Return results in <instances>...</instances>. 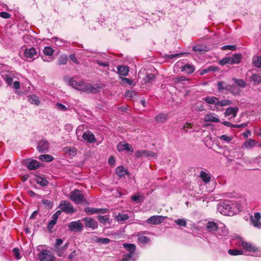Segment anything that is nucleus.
<instances>
[{
  "label": "nucleus",
  "mask_w": 261,
  "mask_h": 261,
  "mask_svg": "<svg viewBox=\"0 0 261 261\" xmlns=\"http://www.w3.org/2000/svg\"><path fill=\"white\" fill-rule=\"evenodd\" d=\"M64 81L74 89L87 93H96L100 87L98 85H92L84 82L77 77L65 76Z\"/></svg>",
  "instance_id": "1"
},
{
  "label": "nucleus",
  "mask_w": 261,
  "mask_h": 261,
  "mask_svg": "<svg viewBox=\"0 0 261 261\" xmlns=\"http://www.w3.org/2000/svg\"><path fill=\"white\" fill-rule=\"evenodd\" d=\"M218 211L225 216H232L239 211L236 204L230 201H224L218 205Z\"/></svg>",
  "instance_id": "2"
},
{
  "label": "nucleus",
  "mask_w": 261,
  "mask_h": 261,
  "mask_svg": "<svg viewBox=\"0 0 261 261\" xmlns=\"http://www.w3.org/2000/svg\"><path fill=\"white\" fill-rule=\"evenodd\" d=\"M39 57L37 49L35 47L25 48L23 53V58L28 62H32Z\"/></svg>",
  "instance_id": "3"
},
{
  "label": "nucleus",
  "mask_w": 261,
  "mask_h": 261,
  "mask_svg": "<svg viewBox=\"0 0 261 261\" xmlns=\"http://www.w3.org/2000/svg\"><path fill=\"white\" fill-rule=\"evenodd\" d=\"M70 199L76 204H81L85 202L84 195L79 190H73L70 194Z\"/></svg>",
  "instance_id": "4"
},
{
  "label": "nucleus",
  "mask_w": 261,
  "mask_h": 261,
  "mask_svg": "<svg viewBox=\"0 0 261 261\" xmlns=\"http://www.w3.org/2000/svg\"><path fill=\"white\" fill-rule=\"evenodd\" d=\"M123 247L128 252V253L125 254L124 255H127V257L132 260V261H136L138 259V256L135 254L136 249V246L133 244H124Z\"/></svg>",
  "instance_id": "5"
},
{
  "label": "nucleus",
  "mask_w": 261,
  "mask_h": 261,
  "mask_svg": "<svg viewBox=\"0 0 261 261\" xmlns=\"http://www.w3.org/2000/svg\"><path fill=\"white\" fill-rule=\"evenodd\" d=\"M38 258L39 261H54L55 256L51 251L43 249L39 253Z\"/></svg>",
  "instance_id": "6"
},
{
  "label": "nucleus",
  "mask_w": 261,
  "mask_h": 261,
  "mask_svg": "<svg viewBox=\"0 0 261 261\" xmlns=\"http://www.w3.org/2000/svg\"><path fill=\"white\" fill-rule=\"evenodd\" d=\"M59 208L61 209V211L66 214H72L74 212L72 205L68 201H61L59 205Z\"/></svg>",
  "instance_id": "7"
},
{
  "label": "nucleus",
  "mask_w": 261,
  "mask_h": 261,
  "mask_svg": "<svg viewBox=\"0 0 261 261\" xmlns=\"http://www.w3.org/2000/svg\"><path fill=\"white\" fill-rule=\"evenodd\" d=\"M239 243L244 249L247 251L256 252L259 251L258 248L252 244L241 239Z\"/></svg>",
  "instance_id": "8"
},
{
  "label": "nucleus",
  "mask_w": 261,
  "mask_h": 261,
  "mask_svg": "<svg viewBox=\"0 0 261 261\" xmlns=\"http://www.w3.org/2000/svg\"><path fill=\"white\" fill-rule=\"evenodd\" d=\"M135 156L137 158L145 156L150 158H155L156 157V154L151 151L147 150H139L136 152Z\"/></svg>",
  "instance_id": "9"
},
{
  "label": "nucleus",
  "mask_w": 261,
  "mask_h": 261,
  "mask_svg": "<svg viewBox=\"0 0 261 261\" xmlns=\"http://www.w3.org/2000/svg\"><path fill=\"white\" fill-rule=\"evenodd\" d=\"M239 111V108L237 107H228L226 109L224 113V115L226 117H228V119L234 118Z\"/></svg>",
  "instance_id": "10"
},
{
  "label": "nucleus",
  "mask_w": 261,
  "mask_h": 261,
  "mask_svg": "<svg viewBox=\"0 0 261 261\" xmlns=\"http://www.w3.org/2000/svg\"><path fill=\"white\" fill-rule=\"evenodd\" d=\"M2 76L7 84H8L9 86L12 85L13 88L15 90L16 89V81H15L13 83H12L13 78L15 77L14 74L8 73L3 74Z\"/></svg>",
  "instance_id": "11"
},
{
  "label": "nucleus",
  "mask_w": 261,
  "mask_h": 261,
  "mask_svg": "<svg viewBox=\"0 0 261 261\" xmlns=\"http://www.w3.org/2000/svg\"><path fill=\"white\" fill-rule=\"evenodd\" d=\"M83 224L80 220L71 222L68 225L69 230L71 231H80L83 229Z\"/></svg>",
  "instance_id": "12"
},
{
  "label": "nucleus",
  "mask_w": 261,
  "mask_h": 261,
  "mask_svg": "<svg viewBox=\"0 0 261 261\" xmlns=\"http://www.w3.org/2000/svg\"><path fill=\"white\" fill-rule=\"evenodd\" d=\"M165 220V217L162 216H153L149 218L146 222L150 224L158 225Z\"/></svg>",
  "instance_id": "13"
},
{
  "label": "nucleus",
  "mask_w": 261,
  "mask_h": 261,
  "mask_svg": "<svg viewBox=\"0 0 261 261\" xmlns=\"http://www.w3.org/2000/svg\"><path fill=\"white\" fill-rule=\"evenodd\" d=\"M117 149L119 151L126 150L131 152H133L132 146L125 141L120 142L117 146Z\"/></svg>",
  "instance_id": "14"
},
{
  "label": "nucleus",
  "mask_w": 261,
  "mask_h": 261,
  "mask_svg": "<svg viewBox=\"0 0 261 261\" xmlns=\"http://www.w3.org/2000/svg\"><path fill=\"white\" fill-rule=\"evenodd\" d=\"M84 211L86 213L92 215L95 214H105L108 212V209L87 207L85 208Z\"/></svg>",
  "instance_id": "15"
},
{
  "label": "nucleus",
  "mask_w": 261,
  "mask_h": 261,
  "mask_svg": "<svg viewBox=\"0 0 261 261\" xmlns=\"http://www.w3.org/2000/svg\"><path fill=\"white\" fill-rule=\"evenodd\" d=\"M37 149L40 152H47L49 150V143L45 140L39 141L37 145Z\"/></svg>",
  "instance_id": "16"
},
{
  "label": "nucleus",
  "mask_w": 261,
  "mask_h": 261,
  "mask_svg": "<svg viewBox=\"0 0 261 261\" xmlns=\"http://www.w3.org/2000/svg\"><path fill=\"white\" fill-rule=\"evenodd\" d=\"M260 217V213L257 212L254 214V216H251L250 218L251 224L257 228H261Z\"/></svg>",
  "instance_id": "17"
},
{
  "label": "nucleus",
  "mask_w": 261,
  "mask_h": 261,
  "mask_svg": "<svg viewBox=\"0 0 261 261\" xmlns=\"http://www.w3.org/2000/svg\"><path fill=\"white\" fill-rule=\"evenodd\" d=\"M82 221L84 222L85 225L87 227L91 228L93 229L98 227L97 222L93 218H85L82 219Z\"/></svg>",
  "instance_id": "18"
},
{
  "label": "nucleus",
  "mask_w": 261,
  "mask_h": 261,
  "mask_svg": "<svg viewBox=\"0 0 261 261\" xmlns=\"http://www.w3.org/2000/svg\"><path fill=\"white\" fill-rule=\"evenodd\" d=\"M205 122H219L220 119L218 116L214 113H208L206 114L203 119Z\"/></svg>",
  "instance_id": "19"
},
{
  "label": "nucleus",
  "mask_w": 261,
  "mask_h": 261,
  "mask_svg": "<svg viewBox=\"0 0 261 261\" xmlns=\"http://www.w3.org/2000/svg\"><path fill=\"white\" fill-rule=\"evenodd\" d=\"M228 234V231L226 226L222 223L219 225L216 231V234L217 236L225 237Z\"/></svg>",
  "instance_id": "20"
},
{
  "label": "nucleus",
  "mask_w": 261,
  "mask_h": 261,
  "mask_svg": "<svg viewBox=\"0 0 261 261\" xmlns=\"http://www.w3.org/2000/svg\"><path fill=\"white\" fill-rule=\"evenodd\" d=\"M83 138L89 143L95 142L96 141L94 135L89 130L83 134Z\"/></svg>",
  "instance_id": "21"
},
{
  "label": "nucleus",
  "mask_w": 261,
  "mask_h": 261,
  "mask_svg": "<svg viewBox=\"0 0 261 261\" xmlns=\"http://www.w3.org/2000/svg\"><path fill=\"white\" fill-rule=\"evenodd\" d=\"M217 88L219 92L226 93L229 89H230V85L224 82L220 81L217 84Z\"/></svg>",
  "instance_id": "22"
},
{
  "label": "nucleus",
  "mask_w": 261,
  "mask_h": 261,
  "mask_svg": "<svg viewBox=\"0 0 261 261\" xmlns=\"http://www.w3.org/2000/svg\"><path fill=\"white\" fill-rule=\"evenodd\" d=\"M30 170H36L41 166V163L35 160H28L26 163Z\"/></svg>",
  "instance_id": "23"
},
{
  "label": "nucleus",
  "mask_w": 261,
  "mask_h": 261,
  "mask_svg": "<svg viewBox=\"0 0 261 261\" xmlns=\"http://www.w3.org/2000/svg\"><path fill=\"white\" fill-rule=\"evenodd\" d=\"M203 100L210 105H214L217 106H218L219 98L217 97L212 96H207L204 97Z\"/></svg>",
  "instance_id": "24"
},
{
  "label": "nucleus",
  "mask_w": 261,
  "mask_h": 261,
  "mask_svg": "<svg viewBox=\"0 0 261 261\" xmlns=\"http://www.w3.org/2000/svg\"><path fill=\"white\" fill-rule=\"evenodd\" d=\"M116 174L119 178H121L125 175L128 174V172L123 166H120L116 168Z\"/></svg>",
  "instance_id": "25"
},
{
  "label": "nucleus",
  "mask_w": 261,
  "mask_h": 261,
  "mask_svg": "<svg viewBox=\"0 0 261 261\" xmlns=\"http://www.w3.org/2000/svg\"><path fill=\"white\" fill-rule=\"evenodd\" d=\"M168 115L167 114L163 113L158 114L155 117V120L158 123H164L168 120Z\"/></svg>",
  "instance_id": "26"
},
{
  "label": "nucleus",
  "mask_w": 261,
  "mask_h": 261,
  "mask_svg": "<svg viewBox=\"0 0 261 261\" xmlns=\"http://www.w3.org/2000/svg\"><path fill=\"white\" fill-rule=\"evenodd\" d=\"M113 217L118 222L124 221L129 218V216L127 214L118 213L117 214L116 213H115L114 214Z\"/></svg>",
  "instance_id": "27"
},
{
  "label": "nucleus",
  "mask_w": 261,
  "mask_h": 261,
  "mask_svg": "<svg viewBox=\"0 0 261 261\" xmlns=\"http://www.w3.org/2000/svg\"><path fill=\"white\" fill-rule=\"evenodd\" d=\"M23 40L24 42L28 45L31 46L34 43L35 38L33 36L26 34L23 36Z\"/></svg>",
  "instance_id": "28"
},
{
  "label": "nucleus",
  "mask_w": 261,
  "mask_h": 261,
  "mask_svg": "<svg viewBox=\"0 0 261 261\" xmlns=\"http://www.w3.org/2000/svg\"><path fill=\"white\" fill-rule=\"evenodd\" d=\"M64 153L69 154L70 156H74L76 154V149L73 147H66L63 148Z\"/></svg>",
  "instance_id": "29"
},
{
  "label": "nucleus",
  "mask_w": 261,
  "mask_h": 261,
  "mask_svg": "<svg viewBox=\"0 0 261 261\" xmlns=\"http://www.w3.org/2000/svg\"><path fill=\"white\" fill-rule=\"evenodd\" d=\"M118 73L119 74L125 76L128 74V68L124 66H119L117 67Z\"/></svg>",
  "instance_id": "30"
},
{
  "label": "nucleus",
  "mask_w": 261,
  "mask_h": 261,
  "mask_svg": "<svg viewBox=\"0 0 261 261\" xmlns=\"http://www.w3.org/2000/svg\"><path fill=\"white\" fill-rule=\"evenodd\" d=\"M181 71L188 74H191L195 71V67L193 65L186 64L182 67Z\"/></svg>",
  "instance_id": "31"
},
{
  "label": "nucleus",
  "mask_w": 261,
  "mask_h": 261,
  "mask_svg": "<svg viewBox=\"0 0 261 261\" xmlns=\"http://www.w3.org/2000/svg\"><path fill=\"white\" fill-rule=\"evenodd\" d=\"M38 159L40 161L45 162H50L54 159L52 155L46 154L40 155L38 157Z\"/></svg>",
  "instance_id": "32"
},
{
  "label": "nucleus",
  "mask_w": 261,
  "mask_h": 261,
  "mask_svg": "<svg viewBox=\"0 0 261 261\" xmlns=\"http://www.w3.org/2000/svg\"><path fill=\"white\" fill-rule=\"evenodd\" d=\"M218 226L219 225H217L214 222H208L206 224V228L208 231L213 232L214 231H217Z\"/></svg>",
  "instance_id": "33"
},
{
  "label": "nucleus",
  "mask_w": 261,
  "mask_h": 261,
  "mask_svg": "<svg viewBox=\"0 0 261 261\" xmlns=\"http://www.w3.org/2000/svg\"><path fill=\"white\" fill-rule=\"evenodd\" d=\"M28 100L32 104L39 105L40 104V100L38 96L35 95H30L28 96Z\"/></svg>",
  "instance_id": "34"
},
{
  "label": "nucleus",
  "mask_w": 261,
  "mask_h": 261,
  "mask_svg": "<svg viewBox=\"0 0 261 261\" xmlns=\"http://www.w3.org/2000/svg\"><path fill=\"white\" fill-rule=\"evenodd\" d=\"M199 176L202 181L205 183H207L210 181V175L203 171H201Z\"/></svg>",
  "instance_id": "35"
},
{
  "label": "nucleus",
  "mask_w": 261,
  "mask_h": 261,
  "mask_svg": "<svg viewBox=\"0 0 261 261\" xmlns=\"http://www.w3.org/2000/svg\"><path fill=\"white\" fill-rule=\"evenodd\" d=\"M35 181L38 184L42 187H45L47 186L48 184V182L47 180V179L42 177H37L35 179Z\"/></svg>",
  "instance_id": "36"
},
{
  "label": "nucleus",
  "mask_w": 261,
  "mask_h": 261,
  "mask_svg": "<svg viewBox=\"0 0 261 261\" xmlns=\"http://www.w3.org/2000/svg\"><path fill=\"white\" fill-rule=\"evenodd\" d=\"M51 41L54 42L56 45L58 46H62L65 43V41L62 40V39L56 37H53L51 39Z\"/></svg>",
  "instance_id": "37"
},
{
  "label": "nucleus",
  "mask_w": 261,
  "mask_h": 261,
  "mask_svg": "<svg viewBox=\"0 0 261 261\" xmlns=\"http://www.w3.org/2000/svg\"><path fill=\"white\" fill-rule=\"evenodd\" d=\"M252 62L255 67L261 68V56H255L252 59Z\"/></svg>",
  "instance_id": "38"
},
{
  "label": "nucleus",
  "mask_w": 261,
  "mask_h": 261,
  "mask_svg": "<svg viewBox=\"0 0 261 261\" xmlns=\"http://www.w3.org/2000/svg\"><path fill=\"white\" fill-rule=\"evenodd\" d=\"M255 145V142L252 139H248L244 142V146L246 148H251Z\"/></svg>",
  "instance_id": "39"
},
{
  "label": "nucleus",
  "mask_w": 261,
  "mask_h": 261,
  "mask_svg": "<svg viewBox=\"0 0 261 261\" xmlns=\"http://www.w3.org/2000/svg\"><path fill=\"white\" fill-rule=\"evenodd\" d=\"M232 104V102L231 100L228 99H223L220 100L219 99L218 106L219 107H225L229 106Z\"/></svg>",
  "instance_id": "40"
},
{
  "label": "nucleus",
  "mask_w": 261,
  "mask_h": 261,
  "mask_svg": "<svg viewBox=\"0 0 261 261\" xmlns=\"http://www.w3.org/2000/svg\"><path fill=\"white\" fill-rule=\"evenodd\" d=\"M98 221L103 224H106L107 223H110V219L107 216H101L99 215L97 217Z\"/></svg>",
  "instance_id": "41"
},
{
  "label": "nucleus",
  "mask_w": 261,
  "mask_h": 261,
  "mask_svg": "<svg viewBox=\"0 0 261 261\" xmlns=\"http://www.w3.org/2000/svg\"><path fill=\"white\" fill-rule=\"evenodd\" d=\"M54 50L50 46H45L43 50L44 55L48 56H52L54 53Z\"/></svg>",
  "instance_id": "42"
},
{
  "label": "nucleus",
  "mask_w": 261,
  "mask_h": 261,
  "mask_svg": "<svg viewBox=\"0 0 261 261\" xmlns=\"http://www.w3.org/2000/svg\"><path fill=\"white\" fill-rule=\"evenodd\" d=\"M155 77L154 74L149 73L145 75V77L144 78V80L145 83H150L154 80Z\"/></svg>",
  "instance_id": "43"
},
{
  "label": "nucleus",
  "mask_w": 261,
  "mask_h": 261,
  "mask_svg": "<svg viewBox=\"0 0 261 261\" xmlns=\"http://www.w3.org/2000/svg\"><path fill=\"white\" fill-rule=\"evenodd\" d=\"M233 64H238L241 60V55L240 54H234L231 56Z\"/></svg>",
  "instance_id": "44"
},
{
  "label": "nucleus",
  "mask_w": 261,
  "mask_h": 261,
  "mask_svg": "<svg viewBox=\"0 0 261 261\" xmlns=\"http://www.w3.org/2000/svg\"><path fill=\"white\" fill-rule=\"evenodd\" d=\"M228 253L231 255H238L243 254V251L241 250L229 249Z\"/></svg>",
  "instance_id": "45"
},
{
  "label": "nucleus",
  "mask_w": 261,
  "mask_h": 261,
  "mask_svg": "<svg viewBox=\"0 0 261 261\" xmlns=\"http://www.w3.org/2000/svg\"><path fill=\"white\" fill-rule=\"evenodd\" d=\"M251 81L258 84L261 82V76L257 74H253L251 77Z\"/></svg>",
  "instance_id": "46"
},
{
  "label": "nucleus",
  "mask_w": 261,
  "mask_h": 261,
  "mask_svg": "<svg viewBox=\"0 0 261 261\" xmlns=\"http://www.w3.org/2000/svg\"><path fill=\"white\" fill-rule=\"evenodd\" d=\"M174 222L179 226L185 227L187 225V221L185 219H178L174 221Z\"/></svg>",
  "instance_id": "47"
},
{
  "label": "nucleus",
  "mask_w": 261,
  "mask_h": 261,
  "mask_svg": "<svg viewBox=\"0 0 261 261\" xmlns=\"http://www.w3.org/2000/svg\"><path fill=\"white\" fill-rule=\"evenodd\" d=\"M138 239L142 244L147 243L150 241L149 238L142 235H138Z\"/></svg>",
  "instance_id": "48"
},
{
  "label": "nucleus",
  "mask_w": 261,
  "mask_h": 261,
  "mask_svg": "<svg viewBox=\"0 0 261 261\" xmlns=\"http://www.w3.org/2000/svg\"><path fill=\"white\" fill-rule=\"evenodd\" d=\"M233 80L236 83V84L241 87H245L246 86V83L242 79H233Z\"/></svg>",
  "instance_id": "49"
},
{
  "label": "nucleus",
  "mask_w": 261,
  "mask_h": 261,
  "mask_svg": "<svg viewBox=\"0 0 261 261\" xmlns=\"http://www.w3.org/2000/svg\"><path fill=\"white\" fill-rule=\"evenodd\" d=\"M206 47L201 46V45H196L193 47V50L195 51H199V52H202V51H205L207 50L205 49Z\"/></svg>",
  "instance_id": "50"
},
{
  "label": "nucleus",
  "mask_w": 261,
  "mask_h": 261,
  "mask_svg": "<svg viewBox=\"0 0 261 261\" xmlns=\"http://www.w3.org/2000/svg\"><path fill=\"white\" fill-rule=\"evenodd\" d=\"M67 61V57L65 55H61L59 59V65H65Z\"/></svg>",
  "instance_id": "51"
},
{
  "label": "nucleus",
  "mask_w": 261,
  "mask_h": 261,
  "mask_svg": "<svg viewBox=\"0 0 261 261\" xmlns=\"http://www.w3.org/2000/svg\"><path fill=\"white\" fill-rule=\"evenodd\" d=\"M194 110L197 111H203L204 110V107L200 102H197L195 104Z\"/></svg>",
  "instance_id": "52"
},
{
  "label": "nucleus",
  "mask_w": 261,
  "mask_h": 261,
  "mask_svg": "<svg viewBox=\"0 0 261 261\" xmlns=\"http://www.w3.org/2000/svg\"><path fill=\"white\" fill-rule=\"evenodd\" d=\"M237 49V46L236 45H225L221 47L222 50H234Z\"/></svg>",
  "instance_id": "53"
},
{
  "label": "nucleus",
  "mask_w": 261,
  "mask_h": 261,
  "mask_svg": "<svg viewBox=\"0 0 261 261\" xmlns=\"http://www.w3.org/2000/svg\"><path fill=\"white\" fill-rule=\"evenodd\" d=\"M56 107L57 109H58V110L61 111L63 112L66 111L68 109L65 106H64V105L61 104L60 103H57L56 105Z\"/></svg>",
  "instance_id": "54"
},
{
  "label": "nucleus",
  "mask_w": 261,
  "mask_h": 261,
  "mask_svg": "<svg viewBox=\"0 0 261 261\" xmlns=\"http://www.w3.org/2000/svg\"><path fill=\"white\" fill-rule=\"evenodd\" d=\"M220 139L221 140H223L225 142L228 143L232 140V137L231 136H227L226 135H223L220 137Z\"/></svg>",
  "instance_id": "55"
},
{
  "label": "nucleus",
  "mask_w": 261,
  "mask_h": 261,
  "mask_svg": "<svg viewBox=\"0 0 261 261\" xmlns=\"http://www.w3.org/2000/svg\"><path fill=\"white\" fill-rule=\"evenodd\" d=\"M228 91H230L233 94H237L240 92V89L234 85H230V89H229Z\"/></svg>",
  "instance_id": "56"
},
{
  "label": "nucleus",
  "mask_w": 261,
  "mask_h": 261,
  "mask_svg": "<svg viewBox=\"0 0 261 261\" xmlns=\"http://www.w3.org/2000/svg\"><path fill=\"white\" fill-rule=\"evenodd\" d=\"M95 62L99 65L102 66L103 67H107L109 66V63L108 62H103L100 60H96L95 61Z\"/></svg>",
  "instance_id": "57"
},
{
  "label": "nucleus",
  "mask_w": 261,
  "mask_h": 261,
  "mask_svg": "<svg viewBox=\"0 0 261 261\" xmlns=\"http://www.w3.org/2000/svg\"><path fill=\"white\" fill-rule=\"evenodd\" d=\"M132 199L137 202H140L143 201V197L139 195H135L132 196Z\"/></svg>",
  "instance_id": "58"
},
{
  "label": "nucleus",
  "mask_w": 261,
  "mask_h": 261,
  "mask_svg": "<svg viewBox=\"0 0 261 261\" xmlns=\"http://www.w3.org/2000/svg\"><path fill=\"white\" fill-rule=\"evenodd\" d=\"M67 245H68L67 243L64 246L63 248H61V249L58 248V249H57V255L59 256H62L63 255L65 249L67 247Z\"/></svg>",
  "instance_id": "59"
},
{
  "label": "nucleus",
  "mask_w": 261,
  "mask_h": 261,
  "mask_svg": "<svg viewBox=\"0 0 261 261\" xmlns=\"http://www.w3.org/2000/svg\"><path fill=\"white\" fill-rule=\"evenodd\" d=\"M57 221V219H52V220L49 222L48 225H47V228L49 230L51 229L56 224Z\"/></svg>",
  "instance_id": "60"
},
{
  "label": "nucleus",
  "mask_w": 261,
  "mask_h": 261,
  "mask_svg": "<svg viewBox=\"0 0 261 261\" xmlns=\"http://www.w3.org/2000/svg\"><path fill=\"white\" fill-rule=\"evenodd\" d=\"M135 95V92L133 90H127L125 92V96L127 98H131L133 95Z\"/></svg>",
  "instance_id": "61"
},
{
  "label": "nucleus",
  "mask_w": 261,
  "mask_h": 261,
  "mask_svg": "<svg viewBox=\"0 0 261 261\" xmlns=\"http://www.w3.org/2000/svg\"><path fill=\"white\" fill-rule=\"evenodd\" d=\"M97 241L101 244H107L110 243V240L108 238H98Z\"/></svg>",
  "instance_id": "62"
},
{
  "label": "nucleus",
  "mask_w": 261,
  "mask_h": 261,
  "mask_svg": "<svg viewBox=\"0 0 261 261\" xmlns=\"http://www.w3.org/2000/svg\"><path fill=\"white\" fill-rule=\"evenodd\" d=\"M120 78L122 82L128 84L130 86L132 85L133 81L132 80L127 79V78H125V77H121Z\"/></svg>",
  "instance_id": "63"
},
{
  "label": "nucleus",
  "mask_w": 261,
  "mask_h": 261,
  "mask_svg": "<svg viewBox=\"0 0 261 261\" xmlns=\"http://www.w3.org/2000/svg\"><path fill=\"white\" fill-rule=\"evenodd\" d=\"M61 214V211H57L51 217V219H55L58 220V218Z\"/></svg>",
  "instance_id": "64"
}]
</instances>
